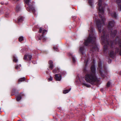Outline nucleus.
Returning a JSON list of instances; mask_svg holds the SVG:
<instances>
[{
	"mask_svg": "<svg viewBox=\"0 0 121 121\" xmlns=\"http://www.w3.org/2000/svg\"><path fill=\"white\" fill-rule=\"evenodd\" d=\"M79 50L80 52L83 55L81 58V60H84V63H85V67L83 70L84 72L86 73L85 75V79L87 82L91 84H95V82H98L99 80L96 75L95 65L93 64L91 66L90 69L91 72L88 70L87 69V66L88 60L84 52V46H80Z\"/></svg>",
	"mask_w": 121,
	"mask_h": 121,
	"instance_id": "1",
	"label": "nucleus"
},
{
	"mask_svg": "<svg viewBox=\"0 0 121 121\" xmlns=\"http://www.w3.org/2000/svg\"><path fill=\"white\" fill-rule=\"evenodd\" d=\"M94 30L92 26H91L90 30H88L89 37L85 41L84 44L86 46L90 45V52L92 54L95 51H98L99 49L96 42V35L94 32Z\"/></svg>",
	"mask_w": 121,
	"mask_h": 121,
	"instance_id": "2",
	"label": "nucleus"
},
{
	"mask_svg": "<svg viewBox=\"0 0 121 121\" xmlns=\"http://www.w3.org/2000/svg\"><path fill=\"white\" fill-rule=\"evenodd\" d=\"M26 4L28 6V7L26 8V9L29 12H32L35 15V10L34 8L33 7V5L32 3L31 2V0H24Z\"/></svg>",
	"mask_w": 121,
	"mask_h": 121,
	"instance_id": "3",
	"label": "nucleus"
},
{
	"mask_svg": "<svg viewBox=\"0 0 121 121\" xmlns=\"http://www.w3.org/2000/svg\"><path fill=\"white\" fill-rule=\"evenodd\" d=\"M102 63L101 61H99L98 63V70L99 71V72L102 77L104 78L105 77V75L107 74V71L106 68L105 67L104 68V70L103 71L102 69Z\"/></svg>",
	"mask_w": 121,
	"mask_h": 121,
	"instance_id": "4",
	"label": "nucleus"
},
{
	"mask_svg": "<svg viewBox=\"0 0 121 121\" xmlns=\"http://www.w3.org/2000/svg\"><path fill=\"white\" fill-rule=\"evenodd\" d=\"M108 14L111 16L112 17L117 19L118 15L115 11V9L114 8H110L108 9Z\"/></svg>",
	"mask_w": 121,
	"mask_h": 121,
	"instance_id": "5",
	"label": "nucleus"
},
{
	"mask_svg": "<svg viewBox=\"0 0 121 121\" xmlns=\"http://www.w3.org/2000/svg\"><path fill=\"white\" fill-rule=\"evenodd\" d=\"M47 32V30H44L43 31L42 35H39L38 37L39 40L42 39L43 41H45L46 40V37L44 36Z\"/></svg>",
	"mask_w": 121,
	"mask_h": 121,
	"instance_id": "6",
	"label": "nucleus"
},
{
	"mask_svg": "<svg viewBox=\"0 0 121 121\" xmlns=\"http://www.w3.org/2000/svg\"><path fill=\"white\" fill-rule=\"evenodd\" d=\"M79 80L80 83L82 84L83 85H84L88 87H90V85L88 83H86L85 81L84 80H83L82 79H79Z\"/></svg>",
	"mask_w": 121,
	"mask_h": 121,
	"instance_id": "7",
	"label": "nucleus"
},
{
	"mask_svg": "<svg viewBox=\"0 0 121 121\" xmlns=\"http://www.w3.org/2000/svg\"><path fill=\"white\" fill-rule=\"evenodd\" d=\"M61 76L59 73V74H56L55 75V78L57 81H60L61 79Z\"/></svg>",
	"mask_w": 121,
	"mask_h": 121,
	"instance_id": "8",
	"label": "nucleus"
},
{
	"mask_svg": "<svg viewBox=\"0 0 121 121\" xmlns=\"http://www.w3.org/2000/svg\"><path fill=\"white\" fill-rule=\"evenodd\" d=\"M116 2L118 6V10L121 11V0H117Z\"/></svg>",
	"mask_w": 121,
	"mask_h": 121,
	"instance_id": "9",
	"label": "nucleus"
},
{
	"mask_svg": "<svg viewBox=\"0 0 121 121\" xmlns=\"http://www.w3.org/2000/svg\"><path fill=\"white\" fill-rule=\"evenodd\" d=\"M21 9V7L20 4H18L16 5L15 10L17 12L20 11Z\"/></svg>",
	"mask_w": 121,
	"mask_h": 121,
	"instance_id": "10",
	"label": "nucleus"
},
{
	"mask_svg": "<svg viewBox=\"0 0 121 121\" xmlns=\"http://www.w3.org/2000/svg\"><path fill=\"white\" fill-rule=\"evenodd\" d=\"M52 63V61L51 60H50L48 62V64L50 65L49 66V68L51 69H52L54 67V65Z\"/></svg>",
	"mask_w": 121,
	"mask_h": 121,
	"instance_id": "11",
	"label": "nucleus"
},
{
	"mask_svg": "<svg viewBox=\"0 0 121 121\" xmlns=\"http://www.w3.org/2000/svg\"><path fill=\"white\" fill-rule=\"evenodd\" d=\"M24 20V18L21 16L19 17L18 18V23L22 22Z\"/></svg>",
	"mask_w": 121,
	"mask_h": 121,
	"instance_id": "12",
	"label": "nucleus"
},
{
	"mask_svg": "<svg viewBox=\"0 0 121 121\" xmlns=\"http://www.w3.org/2000/svg\"><path fill=\"white\" fill-rule=\"evenodd\" d=\"M69 56H72L73 61V63H75L76 62V58L73 55L72 53H70Z\"/></svg>",
	"mask_w": 121,
	"mask_h": 121,
	"instance_id": "13",
	"label": "nucleus"
},
{
	"mask_svg": "<svg viewBox=\"0 0 121 121\" xmlns=\"http://www.w3.org/2000/svg\"><path fill=\"white\" fill-rule=\"evenodd\" d=\"M60 70L59 69H55L53 70V73H59L60 72Z\"/></svg>",
	"mask_w": 121,
	"mask_h": 121,
	"instance_id": "14",
	"label": "nucleus"
},
{
	"mask_svg": "<svg viewBox=\"0 0 121 121\" xmlns=\"http://www.w3.org/2000/svg\"><path fill=\"white\" fill-rule=\"evenodd\" d=\"M26 78L25 77L19 79L18 80V83H19L20 82L25 81Z\"/></svg>",
	"mask_w": 121,
	"mask_h": 121,
	"instance_id": "15",
	"label": "nucleus"
},
{
	"mask_svg": "<svg viewBox=\"0 0 121 121\" xmlns=\"http://www.w3.org/2000/svg\"><path fill=\"white\" fill-rule=\"evenodd\" d=\"M13 61L15 62H18V59L17 58V57L15 55H14L13 56Z\"/></svg>",
	"mask_w": 121,
	"mask_h": 121,
	"instance_id": "16",
	"label": "nucleus"
},
{
	"mask_svg": "<svg viewBox=\"0 0 121 121\" xmlns=\"http://www.w3.org/2000/svg\"><path fill=\"white\" fill-rule=\"evenodd\" d=\"M22 99V96L21 95H18L17 98V101H19Z\"/></svg>",
	"mask_w": 121,
	"mask_h": 121,
	"instance_id": "17",
	"label": "nucleus"
},
{
	"mask_svg": "<svg viewBox=\"0 0 121 121\" xmlns=\"http://www.w3.org/2000/svg\"><path fill=\"white\" fill-rule=\"evenodd\" d=\"M89 3V4L91 7L93 6V0H88Z\"/></svg>",
	"mask_w": 121,
	"mask_h": 121,
	"instance_id": "18",
	"label": "nucleus"
},
{
	"mask_svg": "<svg viewBox=\"0 0 121 121\" xmlns=\"http://www.w3.org/2000/svg\"><path fill=\"white\" fill-rule=\"evenodd\" d=\"M21 66V65L19 64V65H15V68L16 69H20V67Z\"/></svg>",
	"mask_w": 121,
	"mask_h": 121,
	"instance_id": "19",
	"label": "nucleus"
},
{
	"mask_svg": "<svg viewBox=\"0 0 121 121\" xmlns=\"http://www.w3.org/2000/svg\"><path fill=\"white\" fill-rule=\"evenodd\" d=\"M71 90V89H69L68 90H64L63 91V93L64 94H66L67 93H68L69 92V91H70Z\"/></svg>",
	"mask_w": 121,
	"mask_h": 121,
	"instance_id": "20",
	"label": "nucleus"
},
{
	"mask_svg": "<svg viewBox=\"0 0 121 121\" xmlns=\"http://www.w3.org/2000/svg\"><path fill=\"white\" fill-rule=\"evenodd\" d=\"M53 48L55 51H58V48L57 46H54L53 47Z\"/></svg>",
	"mask_w": 121,
	"mask_h": 121,
	"instance_id": "21",
	"label": "nucleus"
},
{
	"mask_svg": "<svg viewBox=\"0 0 121 121\" xmlns=\"http://www.w3.org/2000/svg\"><path fill=\"white\" fill-rule=\"evenodd\" d=\"M66 74V72L65 71H62L60 72V75H65Z\"/></svg>",
	"mask_w": 121,
	"mask_h": 121,
	"instance_id": "22",
	"label": "nucleus"
},
{
	"mask_svg": "<svg viewBox=\"0 0 121 121\" xmlns=\"http://www.w3.org/2000/svg\"><path fill=\"white\" fill-rule=\"evenodd\" d=\"M23 39V37L22 36L20 37L19 39V40L20 42L22 41Z\"/></svg>",
	"mask_w": 121,
	"mask_h": 121,
	"instance_id": "23",
	"label": "nucleus"
},
{
	"mask_svg": "<svg viewBox=\"0 0 121 121\" xmlns=\"http://www.w3.org/2000/svg\"><path fill=\"white\" fill-rule=\"evenodd\" d=\"M28 56V58L30 60L32 58V56L31 55L28 54L27 55Z\"/></svg>",
	"mask_w": 121,
	"mask_h": 121,
	"instance_id": "24",
	"label": "nucleus"
},
{
	"mask_svg": "<svg viewBox=\"0 0 121 121\" xmlns=\"http://www.w3.org/2000/svg\"><path fill=\"white\" fill-rule=\"evenodd\" d=\"M28 56L27 55H24L23 59L25 60H26L27 59V57Z\"/></svg>",
	"mask_w": 121,
	"mask_h": 121,
	"instance_id": "25",
	"label": "nucleus"
},
{
	"mask_svg": "<svg viewBox=\"0 0 121 121\" xmlns=\"http://www.w3.org/2000/svg\"><path fill=\"white\" fill-rule=\"evenodd\" d=\"M110 83L109 82H108L107 84V87H109L110 86Z\"/></svg>",
	"mask_w": 121,
	"mask_h": 121,
	"instance_id": "26",
	"label": "nucleus"
},
{
	"mask_svg": "<svg viewBox=\"0 0 121 121\" xmlns=\"http://www.w3.org/2000/svg\"><path fill=\"white\" fill-rule=\"evenodd\" d=\"M52 78L51 76H50V77L48 78V80L49 81H52Z\"/></svg>",
	"mask_w": 121,
	"mask_h": 121,
	"instance_id": "27",
	"label": "nucleus"
},
{
	"mask_svg": "<svg viewBox=\"0 0 121 121\" xmlns=\"http://www.w3.org/2000/svg\"><path fill=\"white\" fill-rule=\"evenodd\" d=\"M42 31V29L41 28H40L39 29V33H41Z\"/></svg>",
	"mask_w": 121,
	"mask_h": 121,
	"instance_id": "28",
	"label": "nucleus"
},
{
	"mask_svg": "<svg viewBox=\"0 0 121 121\" xmlns=\"http://www.w3.org/2000/svg\"><path fill=\"white\" fill-rule=\"evenodd\" d=\"M5 16L6 17H9V13H8L6 14H5Z\"/></svg>",
	"mask_w": 121,
	"mask_h": 121,
	"instance_id": "29",
	"label": "nucleus"
},
{
	"mask_svg": "<svg viewBox=\"0 0 121 121\" xmlns=\"http://www.w3.org/2000/svg\"><path fill=\"white\" fill-rule=\"evenodd\" d=\"M112 60H111L109 59L108 60V62L109 64H110L111 63Z\"/></svg>",
	"mask_w": 121,
	"mask_h": 121,
	"instance_id": "30",
	"label": "nucleus"
},
{
	"mask_svg": "<svg viewBox=\"0 0 121 121\" xmlns=\"http://www.w3.org/2000/svg\"><path fill=\"white\" fill-rule=\"evenodd\" d=\"M33 63L34 64H35L36 63V62L35 61H34L33 62Z\"/></svg>",
	"mask_w": 121,
	"mask_h": 121,
	"instance_id": "31",
	"label": "nucleus"
},
{
	"mask_svg": "<svg viewBox=\"0 0 121 121\" xmlns=\"http://www.w3.org/2000/svg\"><path fill=\"white\" fill-rule=\"evenodd\" d=\"M0 4H4V2H1Z\"/></svg>",
	"mask_w": 121,
	"mask_h": 121,
	"instance_id": "32",
	"label": "nucleus"
},
{
	"mask_svg": "<svg viewBox=\"0 0 121 121\" xmlns=\"http://www.w3.org/2000/svg\"><path fill=\"white\" fill-rule=\"evenodd\" d=\"M14 90H14V89L13 90H12V92H14H14H15V91H14Z\"/></svg>",
	"mask_w": 121,
	"mask_h": 121,
	"instance_id": "33",
	"label": "nucleus"
},
{
	"mask_svg": "<svg viewBox=\"0 0 121 121\" xmlns=\"http://www.w3.org/2000/svg\"><path fill=\"white\" fill-rule=\"evenodd\" d=\"M120 75H121V72L120 73Z\"/></svg>",
	"mask_w": 121,
	"mask_h": 121,
	"instance_id": "34",
	"label": "nucleus"
},
{
	"mask_svg": "<svg viewBox=\"0 0 121 121\" xmlns=\"http://www.w3.org/2000/svg\"><path fill=\"white\" fill-rule=\"evenodd\" d=\"M5 4H6V5H7V3H6Z\"/></svg>",
	"mask_w": 121,
	"mask_h": 121,
	"instance_id": "35",
	"label": "nucleus"
},
{
	"mask_svg": "<svg viewBox=\"0 0 121 121\" xmlns=\"http://www.w3.org/2000/svg\"><path fill=\"white\" fill-rule=\"evenodd\" d=\"M2 13H0V15L1 14H2Z\"/></svg>",
	"mask_w": 121,
	"mask_h": 121,
	"instance_id": "36",
	"label": "nucleus"
},
{
	"mask_svg": "<svg viewBox=\"0 0 121 121\" xmlns=\"http://www.w3.org/2000/svg\"><path fill=\"white\" fill-rule=\"evenodd\" d=\"M47 73H48L47 72Z\"/></svg>",
	"mask_w": 121,
	"mask_h": 121,
	"instance_id": "37",
	"label": "nucleus"
}]
</instances>
